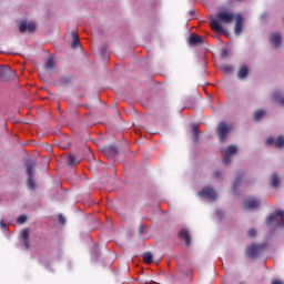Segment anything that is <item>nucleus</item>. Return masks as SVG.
<instances>
[{
    "mask_svg": "<svg viewBox=\"0 0 284 284\" xmlns=\"http://www.w3.org/2000/svg\"><path fill=\"white\" fill-rule=\"evenodd\" d=\"M237 152H239V148L234 145H230L224 153V159H223L224 165H230V161L232 156H234V154H236Z\"/></svg>",
    "mask_w": 284,
    "mask_h": 284,
    "instance_id": "nucleus-6",
    "label": "nucleus"
},
{
    "mask_svg": "<svg viewBox=\"0 0 284 284\" xmlns=\"http://www.w3.org/2000/svg\"><path fill=\"white\" fill-rule=\"evenodd\" d=\"M152 260H153L152 253L148 252L143 254L144 263H152Z\"/></svg>",
    "mask_w": 284,
    "mask_h": 284,
    "instance_id": "nucleus-23",
    "label": "nucleus"
},
{
    "mask_svg": "<svg viewBox=\"0 0 284 284\" xmlns=\"http://www.w3.org/2000/svg\"><path fill=\"white\" fill-rule=\"evenodd\" d=\"M284 145V138L283 136H278L275 141V148H283Z\"/></svg>",
    "mask_w": 284,
    "mask_h": 284,
    "instance_id": "nucleus-25",
    "label": "nucleus"
},
{
    "mask_svg": "<svg viewBox=\"0 0 284 284\" xmlns=\"http://www.w3.org/2000/svg\"><path fill=\"white\" fill-rule=\"evenodd\" d=\"M116 154H119V149L114 145H110L104 149V155L111 160L114 159Z\"/></svg>",
    "mask_w": 284,
    "mask_h": 284,
    "instance_id": "nucleus-12",
    "label": "nucleus"
},
{
    "mask_svg": "<svg viewBox=\"0 0 284 284\" xmlns=\"http://www.w3.org/2000/svg\"><path fill=\"white\" fill-rule=\"evenodd\" d=\"M0 227L1 230H8V224L3 220H0Z\"/></svg>",
    "mask_w": 284,
    "mask_h": 284,
    "instance_id": "nucleus-28",
    "label": "nucleus"
},
{
    "mask_svg": "<svg viewBox=\"0 0 284 284\" xmlns=\"http://www.w3.org/2000/svg\"><path fill=\"white\" fill-rule=\"evenodd\" d=\"M180 239L182 241H185V245L186 247H190V233L187 232V230H182L179 234Z\"/></svg>",
    "mask_w": 284,
    "mask_h": 284,
    "instance_id": "nucleus-17",
    "label": "nucleus"
},
{
    "mask_svg": "<svg viewBox=\"0 0 284 284\" xmlns=\"http://www.w3.org/2000/svg\"><path fill=\"white\" fill-rule=\"evenodd\" d=\"M264 116H265V110L263 109L256 110L253 114L254 121H261V119H263Z\"/></svg>",
    "mask_w": 284,
    "mask_h": 284,
    "instance_id": "nucleus-18",
    "label": "nucleus"
},
{
    "mask_svg": "<svg viewBox=\"0 0 284 284\" xmlns=\"http://www.w3.org/2000/svg\"><path fill=\"white\" fill-rule=\"evenodd\" d=\"M34 168H37L34 161L30 160L26 163V173L28 174L27 185L29 190H34L36 187L34 180H32V176H34Z\"/></svg>",
    "mask_w": 284,
    "mask_h": 284,
    "instance_id": "nucleus-2",
    "label": "nucleus"
},
{
    "mask_svg": "<svg viewBox=\"0 0 284 284\" xmlns=\"http://www.w3.org/2000/svg\"><path fill=\"white\" fill-rule=\"evenodd\" d=\"M272 143H276V141H274V138H267L266 145H272Z\"/></svg>",
    "mask_w": 284,
    "mask_h": 284,
    "instance_id": "nucleus-29",
    "label": "nucleus"
},
{
    "mask_svg": "<svg viewBox=\"0 0 284 284\" xmlns=\"http://www.w3.org/2000/svg\"><path fill=\"white\" fill-rule=\"evenodd\" d=\"M59 223H65V217H63L61 214L58 216Z\"/></svg>",
    "mask_w": 284,
    "mask_h": 284,
    "instance_id": "nucleus-31",
    "label": "nucleus"
},
{
    "mask_svg": "<svg viewBox=\"0 0 284 284\" xmlns=\"http://www.w3.org/2000/svg\"><path fill=\"white\" fill-rule=\"evenodd\" d=\"M72 36V43H71V48H73V50H77V48H81V41H79V34L75 31L71 32Z\"/></svg>",
    "mask_w": 284,
    "mask_h": 284,
    "instance_id": "nucleus-15",
    "label": "nucleus"
},
{
    "mask_svg": "<svg viewBox=\"0 0 284 284\" xmlns=\"http://www.w3.org/2000/svg\"><path fill=\"white\" fill-rule=\"evenodd\" d=\"M197 196L210 199V201H216V191L214 189L207 186L197 193Z\"/></svg>",
    "mask_w": 284,
    "mask_h": 284,
    "instance_id": "nucleus-5",
    "label": "nucleus"
},
{
    "mask_svg": "<svg viewBox=\"0 0 284 284\" xmlns=\"http://www.w3.org/2000/svg\"><path fill=\"white\" fill-rule=\"evenodd\" d=\"M26 221H28V217L26 215H20L17 219V223H19L20 225H23V223H26Z\"/></svg>",
    "mask_w": 284,
    "mask_h": 284,
    "instance_id": "nucleus-27",
    "label": "nucleus"
},
{
    "mask_svg": "<svg viewBox=\"0 0 284 284\" xmlns=\"http://www.w3.org/2000/svg\"><path fill=\"white\" fill-rule=\"evenodd\" d=\"M248 236H251V239L254 237V236H256V231H255L254 229H251V230L248 231Z\"/></svg>",
    "mask_w": 284,
    "mask_h": 284,
    "instance_id": "nucleus-30",
    "label": "nucleus"
},
{
    "mask_svg": "<svg viewBox=\"0 0 284 284\" xmlns=\"http://www.w3.org/2000/svg\"><path fill=\"white\" fill-rule=\"evenodd\" d=\"M192 132H193V141H199V126L196 124L192 125Z\"/></svg>",
    "mask_w": 284,
    "mask_h": 284,
    "instance_id": "nucleus-20",
    "label": "nucleus"
},
{
    "mask_svg": "<svg viewBox=\"0 0 284 284\" xmlns=\"http://www.w3.org/2000/svg\"><path fill=\"white\" fill-rule=\"evenodd\" d=\"M222 57H227V50L226 49L222 50Z\"/></svg>",
    "mask_w": 284,
    "mask_h": 284,
    "instance_id": "nucleus-34",
    "label": "nucleus"
},
{
    "mask_svg": "<svg viewBox=\"0 0 284 284\" xmlns=\"http://www.w3.org/2000/svg\"><path fill=\"white\" fill-rule=\"evenodd\" d=\"M54 68V60L52 58H49L45 62V69L52 70Z\"/></svg>",
    "mask_w": 284,
    "mask_h": 284,
    "instance_id": "nucleus-21",
    "label": "nucleus"
},
{
    "mask_svg": "<svg viewBox=\"0 0 284 284\" xmlns=\"http://www.w3.org/2000/svg\"><path fill=\"white\" fill-rule=\"evenodd\" d=\"M215 176H216V179H220L221 178V172H215Z\"/></svg>",
    "mask_w": 284,
    "mask_h": 284,
    "instance_id": "nucleus-35",
    "label": "nucleus"
},
{
    "mask_svg": "<svg viewBox=\"0 0 284 284\" xmlns=\"http://www.w3.org/2000/svg\"><path fill=\"white\" fill-rule=\"evenodd\" d=\"M248 73H250V68H247V65H243L240 68L237 72V79L243 80L247 77Z\"/></svg>",
    "mask_w": 284,
    "mask_h": 284,
    "instance_id": "nucleus-16",
    "label": "nucleus"
},
{
    "mask_svg": "<svg viewBox=\"0 0 284 284\" xmlns=\"http://www.w3.org/2000/svg\"><path fill=\"white\" fill-rule=\"evenodd\" d=\"M234 32L236 37L243 32V16L241 13L236 14Z\"/></svg>",
    "mask_w": 284,
    "mask_h": 284,
    "instance_id": "nucleus-10",
    "label": "nucleus"
},
{
    "mask_svg": "<svg viewBox=\"0 0 284 284\" xmlns=\"http://www.w3.org/2000/svg\"><path fill=\"white\" fill-rule=\"evenodd\" d=\"M215 214H216V216H219V219H221L223 216V213L221 211H216Z\"/></svg>",
    "mask_w": 284,
    "mask_h": 284,
    "instance_id": "nucleus-33",
    "label": "nucleus"
},
{
    "mask_svg": "<svg viewBox=\"0 0 284 284\" xmlns=\"http://www.w3.org/2000/svg\"><path fill=\"white\" fill-rule=\"evenodd\" d=\"M37 30V23L33 21L23 20L20 22L19 31L20 32H34Z\"/></svg>",
    "mask_w": 284,
    "mask_h": 284,
    "instance_id": "nucleus-4",
    "label": "nucleus"
},
{
    "mask_svg": "<svg viewBox=\"0 0 284 284\" xmlns=\"http://www.w3.org/2000/svg\"><path fill=\"white\" fill-rule=\"evenodd\" d=\"M234 21V13L227 11H221L210 22L212 30L215 32H225L222 23L229 26Z\"/></svg>",
    "mask_w": 284,
    "mask_h": 284,
    "instance_id": "nucleus-1",
    "label": "nucleus"
},
{
    "mask_svg": "<svg viewBox=\"0 0 284 284\" xmlns=\"http://www.w3.org/2000/svg\"><path fill=\"white\" fill-rule=\"evenodd\" d=\"M232 124L231 123H225V122H221L217 125L216 132L217 135L220 136V141L221 143H223V141H225L227 134H230V132H232Z\"/></svg>",
    "mask_w": 284,
    "mask_h": 284,
    "instance_id": "nucleus-3",
    "label": "nucleus"
},
{
    "mask_svg": "<svg viewBox=\"0 0 284 284\" xmlns=\"http://www.w3.org/2000/svg\"><path fill=\"white\" fill-rule=\"evenodd\" d=\"M14 74H17L14 70L10 68H4V69H1L0 71V79L1 81H10V79H12Z\"/></svg>",
    "mask_w": 284,
    "mask_h": 284,
    "instance_id": "nucleus-8",
    "label": "nucleus"
},
{
    "mask_svg": "<svg viewBox=\"0 0 284 284\" xmlns=\"http://www.w3.org/2000/svg\"><path fill=\"white\" fill-rule=\"evenodd\" d=\"M270 42L272 43V45H274V48H278V45L283 43V37H281V33L274 32L270 37Z\"/></svg>",
    "mask_w": 284,
    "mask_h": 284,
    "instance_id": "nucleus-11",
    "label": "nucleus"
},
{
    "mask_svg": "<svg viewBox=\"0 0 284 284\" xmlns=\"http://www.w3.org/2000/svg\"><path fill=\"white\" fill-rule=\"evenodd\" d=\"M244 210H256L261 207V202L256 199H248L243 203Z\"/></svg>",
    "mask_w": 284,
    "mask_h": 284,
    "instance_id": "nucleus-9",
    "label": "nucleus"
},
{
    "mask_svg": "<svg viewBox=\"0 0 284 284\" xmlns=\"http://www.w3.org/2000/svg\"><path fill=\"white\" fill-rule=\"evenodd\" d=\"M278 183H281V180L278 179V175L273 174V176H272V185H273V187H278Z\"/></svg>",
    "mask_w": 284,
    "mask_h": 284,
    "instance_id": "nucleus-24",
    "label": "nucleus"
},
{
    "mask_svg": "<svg viewBox=\"0 0 284 284\" xmlns=\"http://www.w3.org/2000/svg\"><path fill=\"white\" fill-rule=\"evenodd\" d=\"M68 163L69 165H77L79 163V160L74 155H69Z\"/></svg>",
    "mask_w": 284,
    "mask_h": 284,
    "instance_id": "nucleus-22",
    "label": "nucleus"
},
{
    "mask_svg": "<svg viewBox=\"0 0 284 284\" xmlns=\"http://www.w3.org/2000/svg\"><path fill=\"white\" fill-rule=\"evenodd\" d=\"M239 183H240V180H239V179H237L235 182H233V190H236Z\"/></svg>",
    "mask_w": 284,
    "mask_h": 284,
    "instance_id": "nucleus-32",
    "label": "nucleus"
},
{
    "mask_svg": "<svg viewBox=\"0 0 284 284\" xmlns=\"http://www.w3.org/2000/svg\"><path fill=\"white\" fill-rule=\"evenodd\" d=\"M222 70H223V72H225V74H230V72H232L234 70V68L230 64H224L222 67Z\"/></svg>",
    "mask_w": 284,
    "mask_h": 284,
    "instance_id": "nucleus-26",
    "label": "nucleus"
},
{
    "mask_svg": "<svg viewBox=\"0 0 284 284\" xmlns=\"http://www.w3.org/2000/svg\"><path fill=\"white\" fill-rule=\"evenodd\" d=\"M274 101H278L280 105H284V97H281V91L273 92Z\"/></svg>",
    "mask_w": 284,
    "mask_h": 284,
    "instance_id": "nucleus-19",
    "label": "nucleus"
},
{
    "mask_svg": "<svg viewBox=\"0 0 284 284\" xmlns=\"http://www.w3.org/2000/svg\"><path fill=\"white\" fill-rule=\"evenodd\" d=\"M262 246L252 244L251 246L246 247V256L250 258H256L257 254H261Z\"/></svg>",
    "mask_w": 284,
    "mask_h": 284,
    "instance_id": "nucleus-7",
    "label": "nucleus"
},
{
    "mask_svg": "<svg viewBox=\"0 0 284 284\" xmlns=\"http://www.w3.org/2000/svg\"><path fill=\"white\" fill-rule=\"evenodd\" d=\"M30 231L28 229H24L22 231V241H23V245L26 247V250H30Z\"/></svg>",
    "mask_w": 284,
    "mask_h": 284,
    "instance_id": "nucleus-14",
    "label": "nucleus"
},
{
    "mask_svg": "<svg viewBox=\"0 0 284 284\" xmlns=\"http://www.w3.org/2000/svg\"><path fill=\"white\" fill-rule=\"evenodd\" d=\"M200 43H203V37L197 34H191L189 38V44L190 45H199Z\"/></svg>",
    "mask_w": 284,
    "mask_h": 284,
    "instance_id": "nucleus-13",
    "label": "nucleus"
}]
</instances>
